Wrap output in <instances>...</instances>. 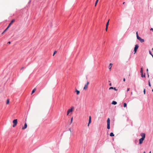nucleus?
I'll return each mask as SVG.
<instances>
[{"label": "nucleus", "mask_w": 153, "mask_h": 153, "mask_svg": "<svg viewBox=\"0 0 153 153\" xmlns=\"http://www.w3.org/2000/svg\"><path fill=\"white\" fill-rule=\"evenodd\" d=\"M74 108V107L72 106L70 109H68L67 111V115H68L70 112H72Z\"/></svg>", "instance_id": "f257e3e1"}, {"label": "nucleus", "mask_w": 153, "mask_h": 153, "mask_svg": "<svg viewBox=\"0 0 153 153\" xmlns=\"http://www.w3.org/2000/svg\"><path fill=\"white\" fill-rule=\"evenodd\" d=\"M107 128L108 129H109L110 128V120L109 118H108L107 120Z\"/></svg>", "instance_id": "f03ea898"}, {"label": "nucleus", "mask_w": 153, "mask_h": 153, "mask_svg": "<svg viewBox=\"0 0 153 153\" xmlns=\"http://www.w3.org/2000/svg\"><path fill=\"white\" fill-rule=\"evenodd\" d=\"M13 127H14L17 125V119H15L13 121Z\"/></svg>", "instance_id": "7ed1b4c3"}, {"label": "nucleus", "mask_w": 153, "mask_h": 153, "mask_svg": "<svg viewBox=\"0 0 153 153\" xmlns=\"http://www.w3.org/2000/svg\"><path fill=\"white\" fill-rule=\"evenodd\" d=\"M137 39H138L141 42H144V40L143 39H142L140 37H139L138 36H137Z\"/></svg>", "instance_id": "20e7f679"}, {"label": "nucleus", "mask_w": 153, "mask_h": 153, "mask_svg": "<svg viewBox=\"0 0 153 153\" xmlns=\"http://www.w3.org/2000/svg\"><path fill=\"white\" fill-rule=\"evenodd\" d=\"M138 47H139V46L138 45L136 44L135 45V47L134 48V54L136 53L137 50L138 48Z\"/></svg>", "instance_id": "39448f33"}, {"label": "nucleus", "mask_w": 153, "mask_h": 153, "mask_svg": "<svg viewBox=\"0 0 153 153\" xmlns=\"http://www.w3.org/2000/svg\"><path fill=\"white\" fill-rule=\"evenodd\" d=\"M145 139H144L143 138H141L139 140V144H142L143 142V141Z\"/></svg>", "instance_id": "423d86ee"}, {"label": "nucleus", "mask_w": 153, "mask_h": 153, "mask_svg": "<svg viewBox=\"0 0 153 153\" xmlns=\"http://www.w3.org/2000/svg\"><path fill=\"white\" fill-rule=\"evenodd\" d=\"M140 135L142 137V138H143L144 139H145V133H141L140 134Z\"/></svg>", "instance_id": "0eeeda50"}, {"label": "nucleus", "mask_w": 153, "mask_h": 153, "mask_svg": "<svg viewBox=\"0 0 153 153\" xmlns=\"http://www.w3.org/2000/svg\"><path fill=\"white\" fill-rule=\"evenodd\" d=\"M91 116L89 117V122L88 125V126H89V124L91 123Z\"/></svg>", "instance_id": "6e6552de"}, {"label": "nucleus", "mask_w": 153, "mask_h": 153, "mask_svg": "<svg viewBox=\"0 0 153 153\" xmlns=\"http://www.w3.org/2000/svg\"><path fill=\"white\" fill-rule=\"evenodd\" d=\"M27 125L26 123H25L24 124V127L22 128V129H25L27 128Z\"/></svg>", "instance_id": "1a4fd4ad"}, {"label": "nucleus", "mask_w": 153, "mask_h": 153, "mask_svg": "<svg viewBox=\"0 0 153 153\" xmlns=\"http://www.w3.org/2000/svg\"><path fill=\"white\" fill-rule=\"evenodd\" d=\"M15 20L14 19H13L11 22L9 24V26H10L14 22Z\"/></svg>", "instance_id": "9d476101"}, {"label": "nucleus", "mask_w": 153, "mask_h": 153, "mask_svg": "<svg viewBox=\"0 0 153 153\" xmlns=\"http://www.w3.org/2000/svg\"><path fill=\"white\" fill-rule=\"evenodd\" d=\"M114 89L116 91H117V89L115 87H114V88L113 87H110L109 88V89L110 90V89Z\"/></svg>", "instance_id": "9b49d317"}, {"label": "nucleus", "mask_w": 153, "mask_h": 153, "mask_svg": "<svg viewBox=\"0 0 153 153\" xmlns=\"http://www.w3.org/2000/svg\"><path fill=\"white\" fill-rule=\"evenodd\" d=\"M112 65H113V64L111 63L110 64L109 66V69L110 70V71L111 70V69L112 67Z\"/></svg>", "instance_id": "f8f14e48"}, {"label": "nucleus", "mask_w": 153, "mask_h": 153, "mask_svg": "<svg viewBox=\"0 0 153 153\" xmlns=\"http://www.w3.org/2000/svg\"><path fill=\"white\" fill-rule=\"evenodd\" d=\"M111 104L113 105H116L117 104V102H116L115 101H113L112 103H111Z\"/></svg>", "instance_id": "ddd939ff"}, {"label": "nucleus", "mask_w": 153, "mask_h": 153, "mask_svg": "<svg viewBox=\"0 0 153 153\" xmlns=\"http://www.w3.org/2000/svg\"><path fill=\"white\" fill-rule=\"evenodd\" d=\"M76 94L77 95H78L79 94V93H80V91H79L77 90L76 89Z\"/></svg>", "instance_id": "4468645a"}, {"label": "nucleus", "mask_w": 153, "mask_h": 153, "mask_svg": "<svg viewBox=\"0 0 153 153\" xmlns=\"http://www.w3.org/2000/svg\"><path fill=\"white\" fill-rule=\"evenodd\" d=\"M88 88V86L87 85H85V86L84 87V88H83V89H84V90H85V89H87Z\"/></svg>", "instance_id": "2eb2a0df"}, {"label": "nucleus", "mask_w": 153, "mask_h": 153, "mask_svg": "<svg viewBox=\"0 0 153 153\" xmlns=\"http://www.w3.org/2000/svg\"><path fill=\"white\" fill-rule=\"evenodd\" d=\"M36 88H34L31 94H33L36 91Z\"/></svg>", "instance_id": "dca6fc26"}, {"label": "nucleus", "mask_w": 153, "mask_h": 153, "mask_svg": "<svg viewBox=\"0 0 153 153\" xmlns=\"http://www.w3.org/2000/svg\"><path fill=\"white\" fill-rule=\"evenodd\" d=\"M110 135L111 137H113V136H114V135L113 133L111 132L110 133Z\"/></svg>", "instance_id": "f3484780"}, {"label": "nucleus", "mask_w": 153, "mask_h": 153, "mask_svg": "<svg viewBox=\"0 0 153 153\" xmlns=\"http://www.w3.org/2000/svg\"><path fill=\"white\" fill-rule=\"evenodd\" d=\"M10 101L9 99H7V100L6 104L7 105L9 103Z\"/></svg>", "instance_id": "a211bd4d"}, {"label": "nucleus", "mask_w": 153, "mask_h": 153, "mask_svg": "<svg viewBox=\"0 0 153 153\" xmlns=\"http://www.w3.org/2000/svg\"><path fill=\"white\" fill-rule=\"evenodd\" d=\"M98 1H99L98 0H96V1L95 3V7L96 6L97 4L98 3Z\"/></svg>", "instance_id": "6ab92c4d"}, {"label": "nucleus", "mask_w": 153, "mask_h": 153, "mask_svg": "<svg viewBox=\"0 0 153 153\" xmlns=\"http://www.w3.org/2000/svg\"><path fill=\"white\" fill-rule=\"evenodd\" d=\"M141 77H145V74H144V75L143 74H143H141Z\"/></svg>", "instance_id": "aec40b11"}, {"label": "nucleus", "mask_w": 153, "mask_h": 153, "mask_svg": "<svg viewBox=\"0 0 153 153\" xmlns=\"http://www.w3.org/2000/svg\"><path fill=\"white\" fill-rule=\"evenodd\" d=\"M127 106V104L126 103H124V105H123V107H124V108H125Z\"/></svg>", "instance_id": "412c9836"}, {"label": "nucleus", "mask_w": 153, "mask_h": 153, "mask_svg": "<svg viewBox=\"0 0 153 153\" xmlns=\"http://www.w3.org/2000/svg\"><path fill=\"white\" fill-rule=\"evenodd\" d=\"M140 73L141 74H142L143 73V68H141Z\"/></svg>", "instance_id": "4be33fe9"}, {"label": "nucleus", "mask_w": 153, "mask_h": 153, "mask_svg": "<svg viewBox=\"0 0 153 153\" xmlns=\"http://www.w3.org/2000/svg\"><path fill=\"white\" fill-rule=\"evenodd\" d=\"M73 117H72L71 118V123H72V122H73Z\"/></svg>", "instance_id": "5701e85b"}, {"label": "nucleus", "mask_w": 153, "mask_h": 153, "mask_svg": "<svg viewBox=\"0 0 153 153\" xmlns=\"http://www.w3.org/2000/svg\"><path fill=\"white\" fill-rule=\"evenodd\" d=\"M108 24H109L108 21V22L106 23V26L108 27Z\"/></svg>", "instance_id": "b1692460"}, {"label": "nucleus", "mask_w": 153, "mask_h": 153, "mask_svg": "<svg viewBox=\"0 0 153 153\" xmlns=\"http://www.w3.org/2000/svg\"><path fill=\"white\" fill-rule=\"evenodd\" d=\"M149 54L150 55H151L153 57V55L152 54V53H151V51H149Z\"/></svg>", "instance_id": "393cba45"}, {"label": "nucleus", "mask_w": 153, "mask_h": 153, "mask_svg": "<svg viewBox=\"0 0 153 153\" xmlns=\"http://www.w3.org/2000/svg\"><path fill=\"white\" fill-rule=\"evenodd\" d=\"M149 85L150 87L151 86V85L150 83V80H149Z\"/></svg>", "instance_id": "a878e982"}, {"label": "nucleus", "mask_w": 153, "mask_h": 153, "mask_svg": "<svg viewBox=\"0 0 153 153\" xmlns=\"http://www.w3.org/2000/svg\"><path fill=\"white\" fill-rule=\"evenodd\" d=\"M7 29H6V28L4 30L3 32L2 33V34H3L7 30Z\"/></svg>", "instance_id": "bb28decb"}, {"label": "nucleus", "mask_w": 153, "mask_h": 153, "mask_svg": "<svg viewBox=\"0 0 153 153\" xmlns=\"http://www.w3.org/2000/svg\"><path fill=\"white\" fill-rule=\"evenodd\" d=\"M89 82L88 81L86 83V84L85 85H87L88 86V85L89 84Z\"/></svg>", "instance_id": "cd10ccee"}, {"label": "nucleus", "mask_w": 153, "mask_h": 153, "mask_svg": "<svg viewBox=\"0 0 153 153\" xmlns=\"http://www.w3.org/2000/svg\"><path fill=\"white\" fill-rule=\"evenodd\" d=\"M56 53V51H55L54 52L53 56H54V55Z\"/></svg>", "instance_id": "c85d7f7f"}, {"label": "nucleus", "mask_w": 153, "mask_h": 153, "mask_svg": "<svg viewBox=\"0 0 153 153\" xmlns=\"http://www.w3.org/2000/svg\"><path fill=\"white\" fill-rule=\"evenodd\" d=\"M108 27L106 26L105 30L106 31H107V29H108Z\"/></svg>", "instance_id": "c756f323"}, {"label": "nucleus", "mask_w": 153, "mask_h": 153, "mask_svg": "<svg viewBox=\"0 0 153 153\" xmlns=\"http://www.w3.org/2000/svg\"><path fill=\"white\" fill-rule=\"evenodd\" d=\"M143 92H144V94H145V92H146V91H145V89H144Z\"/></svg>", "instance_id": "7c9ffc66"}, {"label": "nucleus", "mask_w": 153, "mask_h": 153, "mask_svg": "<svg viewBox=\"0 0 153 153\" xmlns=\"http://www.w3.org/2000/svg\"><path fill=\"white\" fill-rule=\"evenodd\" d=\"M10 26H9V25L8 26V27L6 28V29L7 30Z\"/></svg>", "instance_id": "2f4dec72"}, {"label": "nucleus", "mask_w": 153, "mask_h": 153, "mask_svg": "<svg viewBox=\"0 0 153 153\" xmlns=\"http://www.w3.org/2000/svg\"><path fill=\"white\" fill-rule=\"evenodd\" d=\"M136 35H137V36H138V32L137 31L136 32Z\"/></svg>", "instance_id": "473e14b6"}, {"label": "nucleus", "mask_w": 153, "mask_h": 153, "mask_svg": "<svg viewBox=\"0 0 153 153\" xmlns=\"http://www.w3.org/2000/svg\"><path fill=\"white\" fill-rule=\"evenodd\" d=\"M129 90V88H127V91H128Z\"/></svg>", "instance_id": "72a5a7b5"}, {"label": "nucleus", "mask_w": 153, "mask_h": 153, "mask_svg": "<svg viewBox=\"0 0 153 153\" xmlns=\"http://www.w3.org/2000/svg\"><path fill=\"white\" fill-rule=\"evenodd\" d=\"M123 81L124 82H125V78L123 79Z\"/></svg>", "instance_id": "f704fd0d"}, {"label": "nucleus", "mask_w": 153, "mask_h": 153, "mask_svg": "<svg viewBox=\"0 0 153 153\" xmlns=\"http://www.w3.org/2000/svg\"><path fill=\"white\" fill-rule=\"evenodd\" d=\"M150 30H152V31H153V29L152 28H151Z\"/></svg>", "instance_id": "c9c22d12"}, {"label": "nucleus", "mask_w": 153, "mask_h": 153, "mask_svg": "<svg viewBox=\"0 0 153 153\" xmlns=\"http://www.w3.org/2000/svg\"><path fill=\"white\" fill-rule=\"evenodd\" d=\"M8 43L9 44H10V42H8Z\"/></svg>", "instance_id": "e433bc0d"}, {"label": "nucleus", "mask_w": 153, "mask_h": 153, "mask_svg": "<svg viewBox=\"0 0 153 153\" xmlns=\"http://www.w3.org/2000/svg\"><path fill=\"white\" fill-rule=\"evenodd\" d=\"M146 71H147L148 72V69H147V70H146Z\"/></svg>", "instance_id": "4c0bfd02"}, {"label": "nucleus", "mask_w": 153, "mask_h": 153, "mask_svg": "<svg viewBox=\"0 0 153 153\" xmlns=\"http://www.w3.org/2000/svg\"><path fill=\"white\" fill-rule=\"evenodd\" d=\"M125 3V2H124L123 3V4H124Z\"/></svg>", "instance_id": "58836bf2"}, {"label": "nucleus", "mask_w": 153, "mask_h": 153, "mask_svg": "<svg viewBox=\"0 0 153 153\" xmlns=\"http://www.w3.org/2000/svg\"><path fill=\"white\" fill-rule=\"evenodd\" d=\"M131 95H132V92H131Z\"/></svg>", "instance_id": "ea45409f"}, {"label": "nucleus", "mask_w": 153, "mask_h": 153, "mask_svg": "<svg viewBox=\"0 0 153 153\" xmlns=\"http://www.w3.org/2000/svg\"><path fill=\"white\" fill-rule=\"evenodd\" d=\"M109 19H108V22H109Z\"/></svg>", "instance_id": "a19ab883"}, {"label": "nucleus", "mask_w": 153, "mask_h": 153, "mask_svg": "<svg viewBox=\"0 0 153 153\" xmlns=\"http://www.w3.org/2000/svg\"><path fill=\"white\" fill-rule=\"evenodd\" d=\"M111 85V84H110V85Z\"/></svg>", "instance_id": "79ce46f5"}, {"label": "nucleus", "mask_w": 153, "mask_h": 153, "mask_svg": "<svg viewBox=\"0 0 153 153\" xmlns=\"http://www.w3.org/2000/svg\"><path fill=\"white\" fill-rule=\"evenodd\" d=\"M152 50L153 51V48H152Z\"/></svg>", "instance_id": "37998d69"}, {"label": "nucleus", "mask_w": 153, "mask_h": 153, "mask_svg": "<svg viewBox=\"0 0 153 153\" xmlns=\"http://www.w3.org/2000/svg\"><path fill=\"white\" fill-rule=\"evenodd\" d=\"M149 153H151V152L150 151Z\"/></svg>", "instance_id": "c03bdc74"}, {"label": "nucleus", "mask_w": 153, "mask_h": 153, "mask_svg": "<svg viewBox=\"0 0 153 153\" xmlns=\"http://www.w3.org/2000/svg\"><path fill=\"white\" fill-rule=\"evenodd\" d=\"M143 153H145V152H143Z\"/></svg>", "instance_id": "a18cd8bd"}, {"label": "nucleus", "mask_w": 153, "mask_h": 153, "mask_svg": "<svg viewBox=\"0 0 153 153\" xmlns=\"http://www.w3.org/2000/svg\"><path fill=\"white\" fill-rule=\"evenodd\" d=\"M152 91L153 92V89L152 90Z\"/></svg>", "instance_id": "49530a36"}, {"label": "nucleus", "mask_w": 153, "mask_h": 153, "mask_svg": "<svg viewBox=\"0 0 153 153\" xmlns=\"http://www.w3.org/2000/svg\"><path fill=\"white\" fill-rule=\"evenodd\" d=\"M148 76H149V75L148 74Z\"/></svg>", "instance_id": "de8ad7c7"}]
</instances>
